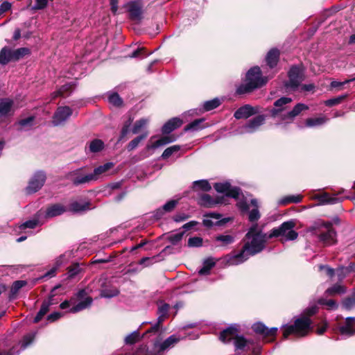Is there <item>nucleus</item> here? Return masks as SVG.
<instances>
[{"label": "nucleus", "mask_w": 355, "mask_h": 355, "mask_svg": "<svg viewBox=\"0 0 355 355\" xmlns=\"http://www.w3.org/2000/svg\"><path fill=\"white\" fill-rule=\"evenodd\" d=\"M292 98L290 97H282L275 101L274 108L270 111L271 116L274 118L280 117L282 120L284 114H286L285 110L288 104L292 102Z\"/></svg>", "instance_id": "12"}, {"label": "nucleus", "mask_w": 355, "mask_h": 355, "mask_svg": "<svg viewBox=\"0 0 355 355\" xmlns=\"http://www.w3.org/2000/svg\"><path fill=\"white\" fill-rule=\"evenodd\" d=\"M203 220V225L206 227H212L214 225H222L229 221V218L221 219V215L214 212H211L205 216Z\"/></svg>", "instance_id": "17"}, {"label": "nucleus", "mask_w": 355, "mask_h": 355, "mask_svg": "<svg viewBox=\"0 0 355 355\" xmlns=\"http://www.w3.org/2000/svg\"><path fill=\"white\" fill-rule=\"evenodd\" d=\"M64 211H66V209L63 205L55 204L48 207L46 211V217L53 218L61 215Z\"/></svg>", "instance_id": "30"}, {"label": "nucleus", "mask_w": 355, "mask_h": 355, "mask_svg": "<svg viewBox=\"0 0 355 355\" xmlns=\"http://www.w3.org/2000/svg\"><path fill=\"white\" fill-rule=\"evenodd\" d=\"M169 309V305L166 303H162L158 308L157 314V322L154 324L150 329H149L145 334L151 333V332H157L158 331L160 324L164 320V319L167 317L168 311Z\"/></svg>", "instance_id": "15"}, {"label": "nucleus", "mask_w": 355, "mask_h": 355, "mask_svg": "<svg viewBox=\"0 0 355 355\" xmlns=\"http://www.w3.org/2000/svg\"><path fill=\"white\" fill-rule=\"evenodd\" d=\"M317 198L319 200V201L322 204H331V205H333V204H336V203H338L340 201L343 200V199L345 198H337V197H335V196H331L327 193H323L322 194H320V195L317 196Z\"/></svg>", "instance_id": "32"}, {"label": "nucleus", "mask_w": 355, "mask_h": 355, "mask_svg": "<svg viewBox=\"0 0 355 355\" xmlns=\"http://www.w3.org/2000/svg\"><path fill=\"white\" fill-rule=\"evenodd\" d=\"M92 301L93 300L89 295L88 291L87 289H81L69 300H65L62 302L60 307L62 309H65L73 305L69 310V312L75 313L88 308L92 304Z\"/></svg>", "instance_id": "3"}, {"label": "nucleus", "mask_w": 355, "mask_h": 355, "mask_svg": "<svg viewBox=\"0 0 355 355\" xmlns=\"http://www.w3.org/2000/svg\"><path fill=\"white\" fill-rule=\"evenodd\" d=\"M181 147L179 145H174L172 146H170L164 150L162 155V159H167L169 157H171L173 154L178 152L180 150Z\"/></svg>", "instance_id": "49"}, {"label": "nucleus", "mask_w": 355, "mask_h": 355, "mask_svg": "<svg viewBox=\"0 0 355 355\" xmlns=\"http://www.w3.org/2000/svg\"><path fill=\"white\" fill-rule=\"evenodd\" d=\"M63 258L64 257L62 255L60 256L55 262V264L53 267L49 270L48 272H46L44 277H53L55 275L56 271L58 268L63 263Z\"/></svg>", "instance_id": "44"}, {"label": "nucleus", "mask_w": 355, "mask_h": 355, "mask_svg": "<svg viewBox=\"0 0 355 355\" xmlns=\"http://www.w3.org/2000/svg\"><path fill=\"white\" fill-rule=\"evenodd\" d=\"M104 148V143L102 140L95 139L88 144L89 151L93 153H98Z\"/></svg>", "instance_id": "41"}, {"label": "nucleus", "mask_w": 355, "mask_h": 355, "mask_svg": "<svg viewBox=\"0 0 355 355\" xmlns=\"http://www.w3.org/2000/svg\"><path fill=\"white\" fill-rule=\"evenodd\" d=\"M72 114V110L68 106L60 107L53 117V123L59 125L65 122Z\"/></svg>", "instance_id": "14"}, {"label": "nucleus", "mask_w": 355, "mask_h": 355, "mask_svg": "<svg viewBox=\"0 0 355 355\" xmlns=\"http://www.w3.org/2000/svg\"><path fill=\"white\" fill-rule=\"evenodd\" d=\"M142 4L139 1H132L126 5L130 18L134 20H140L142 17Z\"/></svg>", "instance_id": "20"}, {"label": "nucleus", "mask_w": 355, "mask_h": 355, "mask_svg": "<svg viewBox=\"0 0 355 355\" xmlns=\"http://www.w3.org/2000/svg\"><path fill=\"white\" fill-rule=\"evenodd\" d=\"M35 117L31 116H28L26 119H24L20 120L17 125L19 126V130H26L30 129L33 125Z\"/></svg>", "instance_id": "43"}, {"label": "nucleus", "mask_w": 355, "mask_h": 355, "mask_svg": "<svg viewBox=\"0 0 355 355\" xmlns=\"http://www.w3.org/2000/svg\"><path fill=\"white\" fill-rule=\"evenodd\" d=\"M147 135H148V133L145 132L144 134L139 135V136L137 137L136 138H135L134 139H132L127 146L128 150L131 151V150H134L135 148H136L138 146V145L139 144V143L143 139H144L147 137Z\"/></svg>", "instance_id": "47"}, {"label": "nucleus", "mask_w": 355, "mask_h": 355, "mask_svg": "<svg viewBox=\"0 0 355 355\" xmlns=\"http://www.w3.org/2000/svg\"><path fill=\"white\" fill-rule=\"evenodd\" d=\"M46 179L44 171H37L31 178L26 191L29 193H35L40 190L44 185Z\"/></svg>", "instance_id": "11"}, {"label": "nucleus", "mask_w": 355, "mask_h": 355, "mask_svg": "<svg viewBox=\"0 0 355 355\" xmlns=\"http://www.w3.org/2000/svg\"><path fill=\"white\" fill-rule=\"evenodd\" d=\"M220 104V100L218 98H214L211 101L205 102L203 104V108L205 111H210L218 107Z\"/></svg>", "instance_id": "52"}, {"label": "nucleus", "mask_w": 355, "mask_h": 355, "mask_svg": "<svg viewBox=\"0 0 355 355\" xmlns=\"http://www.w3.org/2000/svg\"><path fill=\"white\" fill-rule=\"evenodd\" d=\"M57 288L58 286L54 287L53 289L51 291V295H50L49 298L47 300L43 302L39 312L34 318L33 322L35 323L40 322L43 318V316H44L49 311L50 306L54 304V302L53 300L54 295L53 294V293L54 292L55 290L57 289Z\"/></svg>", "instance_id": "21"}, {"label": "nucleus", "mask_w": 355, "mask_h": 355, "mask_svg": "<svg viewBox=\"0 0 355 355\" xmlns=\"http://www.w3.org/2000/svg\"><path fill=\"white\" fill-rule=\"evenodd\" d=\"M132 121V119L130 118L129 120L125 123V124L121 130V136L119 138L120 140H121L123 137H125L127 135V134L128 133L129 127L131 125Z\"/></svg>", "instance_id": "64"}, {"label": "nucleus", "mask_w": 355, "mask_h": 355, "mask_svg": "<svg viewBox=\"0 0 355 355\" xmlns=\"http://www.w3.org/2000/svg\"><path fill=\"white\" fill-rule=\"evenodd\" d=\"M205 121L204 119H196L189 124H188L185 128V131H198L202 130L206 127L205 125L203 124Z\"/></svg>", "instance_id": "40"}, {"label": "nucleus", "mask_w": 355, "mask_h": 355, "mask_svg": "<svg viewBox=\"0 0 355 355\" xmlns=\"http://www.w3.org/2000/svg\"><path fill=\"white\" fill-rule=\"evenodd\" d=\"M182 124V121L179 118H173L168 121L162 127L163 134H169Z\"/></svg>", "instance_id": "29"}, {"label": "nucleus", "mask_w": 355, "mask_h": 355, "mask_svg": "<svg viewBox=\"0 0 355 355\" xmlns=\"http://www.w3.org/2000/svg\"><path fill=\"white\" fill-rule=\"evenodd\" d=\"M251 205L254 207V208L249 211L248 218L250 222L257 221L260 218V213L258 209V202L256 199H252Z\"/></svg>", "instance_id": "39"}, {"label": "nucleus", "mask_w": 355, "mask_h": 355, "mask_svg": "<svg viewBox=\"0 0 355 355\" xmlns=\"http://www.w3.org/2000/svg\"><path fill=\"white\" fill-rule=\"evenodd\" d=\"M223 198H214L209 194H202L198 199V204L205 207H213L218 204L223 203Z\"/></svg>", "instance_id": "25"}, {"label": "nucleus", "mask_w": 355, "mask_h": 355, "mask_svg": "<svg viewBox=\"0 0 355 355\" xmlns=\"http://www.w3.org/2000/svg\"><path fill=\"white\" fill-rule=\"evenodd\" d=\"M35 334L31 333L26 335L20 343L14 346L10 351H2L0 355H18L21 350L26 349L35 338Z\"/></svg>", "instance_id": "13"}, {"label": "nucleus", "mask_w": 355, "mask_h": 355, "mask_svg": "<svg viewBox=\"0 0 355 355\" xmlns=\"http://www.w3.org/2000/svg\"><path fill=\"white\" fill-rule=\"evenodd\" d=\"M267 82L261 77V69L258 67L251 68L246 74V80L244 84L241 85L236 89L239 94H244L252 92L254 89L261 87Z\"/></svg>", "instance_id": "4"}, {"label": "nucleus", "mask_w": 355, "mask_h": 355, "mask_svg": "<svg viewBox=\"0 0 355 355\" xmlns=\"http://www.w3.org/2000/svg\"><path fill=\"white\" fill-rule=\"evenodd\" d=\"M119 291L116 288L104 289L101 291V295L103 297H112L117 295Z\"/></svg>", "instance_id": "62"}, {"label": "nucleus", "mask_w": 355, "mask_h": 355, "mask_svg": "<svg viewBox=\"0 0 355 355\" xmlns=\"http://www.w3.org/2000/svg\"><path fill=\"white\" fill-rule=\"evenodd\" d=\"M75 84L73 82L67 83L62 85L58 90L51 94L52 98H55L58 96L65 97L69 95L75 89Z\"/></svg>", "instance_id": "28"}, {"label": "nucleus", "mask_w": 355, "mask_h": 355, "mask_svg": "<svg viewBox=\"0 0 355 355\" xmlns=\"http://www.w3.org/2000/svg\"><path fill=\"white\" fill-rule=\"evenodd\" d=\"M149 123V119L146 118L140 119L139 120H137L132 128V132L133 134H137L140 132L142 130L146 128Z\"/></svg>", "instance_id": "42"}, {"label": "nucleus", "mask_w": 355, "mask_h": 355, "mask_svg": "<svg viewBox=\"0 0 355 355\" xmlns=\"http://www.w3.org/2000/svg\"><path fill=\"white\" fill-rule=\"evenodd\" d=\"M38 225H40V221L38 218H33L32 220H28L24 223H22L21 224L16 226L15 232H21L23 230H25L26 229H34Z\"/></svg>", "instance_id": "36"}, {"label": "nucleus", "mask_w": 355, "mask_h": 355, "mask_svg": "<svg viewBox=\"0 0 355 355\" xmlns=\"http://www.w3.org/2000/svg\"><path fill=\"white\" fill-rule=\"evenodd\" d=\"M214 189L218 193H225V196L231 197L238 200L237 207L242 211H248L249 205L246 199L243 198L241 189L236 187H232L231 184L226 182L223 183H216L214 185Z\"/></svg>", "instance_id": "6"}, {"label": "nucleus", "mask_w": 355, "mask_h": 355, "mask_svg": "<svg viewBox=\"0 0 355 355\" xmlns=\"http://www.w3.org/2000/svg\"><path fill=\"white\" fill-rule=\"evenodd\" d=\"M220 340L228 343L233 341L235 351L239 354L241 352L254 351L256 347L253 340H248L243 336L239 335L236 325L230 326L220 333Z\"/></svg>", "instance_id": "2"}, {"label": "nucleus", "mask_w": 355, "mask_h": 355, "mask_svg": "<svg viewBox=\"0 0 355 355\" xmlns=\"http://www.w3.org/2000/svg\"><path fill=\"white\" fill-rule=\"evenodd\" d=\"M311 324L312 322L310 318L307 316H303L296 319L293 324L283 325L284 338H287L290 335H293L296 337H304L311 330Z\"/></svg>", "instance_id": "5"}, {"label": "nucleus", "mask_w": 355, "mask_h": 355, "mask_svg": "<svg viewBox=\"0 0 355 355\" xmlns=\"http://www.w3.org/2000/svg\"><path fill=\"white\" fill-rule=\"evenodd\" d=\"M345 292V287L340 284H335L332 287L329 288L326 291V293L330 295H333L335 294L344 293Z\"/></svg>", "instance_id": "53"}, {"label": "nucleus", "mask_w": 355, "mask_h": 355, "mask_svg": "<svg viewBox=\"0 0 355 355\" xmlns=\"http://www.w3.org/2000/svg\"><path fill=\"white\" fill-rule=\"evenodd\" d=\"M113 166V164L111 162L106 163L102 166H100L96 168L92 174L95 175V180L97 179L98 176L103 174V173L107 171Z\"/></svg>", "instance_id": "48"}, {"label": "nucleus", "mask_w": 355, "mask_h": 355, "mask_svg": "<svg viewBox=\"0 0 355 355\" xmlns=\"http://www.w3.org/2000/svg\"><path fill=\"white\" fill-rule=\"evenodd\" d=\"M309 107L304 103H297L292 110L286 112V114H284L282 121L286 123H291L293 121L295 116L299 115L302 111L307 110Z\"/></svg>", "instance_id": "22"}, {"label": "nucleus", "mask_w": 355, "mask_h": 355, "mask_svg": "<svg viewBox=\"0 0 355 355\" xmlns=\"http://www.w3.org/2000/svg\"><path fill=\"white\" fill-rule=\"evenodd\" d=\"M343 306L346 309H352L355 307V291L351 297L343 301Z\"/></svg>", "instance_id": "55"}, {"label": "nucleus", "mask_w": 355, "mask_h": 355, "mask_svg": "<svg viewBox=\"0 0 355 355\" xmlns=\"http://www.w3.org/2000/svg\"><path fill=\"white\" fill-rule=\"evenodd\" d=\"M295 225L296 223L293 220L284 222L279 227L270 230L268 238L281 236L282 241L295 240L298 236L297 232L293 230Z\"/></svg>", "instance_id": "7"}, {"label": "nucleus", "mask_w": 355, "mask_h": 355, "mask_svg": "<svg viewBox=\"0 0 355 355\" xmlns=\"http://www.w3.org/2000/svg\"><path fill=\"white\" fill-rule=\"evenodd\" d=\"M193 188L203 191H209L211 187L207 180H200L193 182Z\"/></svg>", "instance_id": "46"}, {"label": "nucleus", "mask_w": 355, "mask_h": 355, "mask_svg": "<svg viewBox=\"0 0 355 355\" xmlns=\"http://www.w3.org/2000/svg\"><path fill=\"white\" fill-rule=\"evenodd\" d=\"M139 338V333L137 331H135L130 334L128 335L125 338V342L126 344H134L135 343Z\"/></svg>", "instance_id": "58"}, {"label": "nucleus", "mask_w": 355, "mask_h": 355, "mask_svg": "<svg viewBox=\"0 0 355 355\" xmlns=\"http://www.w3.org/2000/svg\"><path fill=\"white\" fill-rule=\"evenodd\" d=\"M257 109L252 107L250 105H245L239 107L234 114V116L237 119H247L256 113H257Z\"/></svg>", "instance_id": "23"}, {"label": "nucleus", "mask_w": 355, "mask_h": 355, "mask_svg": "<svg viewBox=\"0 0 355 355\" xmlns=\"http://www.w3.org/2000/svg\"><path fill=\"white\" fill-rule=\"evenodd\" d=\"M328 121V118L325 116H321L316 118H309L305 121V125L308 128H313L320 126Z\"/></svg>", "instance_id": "34"}, {"label": "nucleus", "mask_w": 355, "mask_h": 355, "mask_svg": "<svg viewBox=\"0 0 355 355\" xmlns=\"http://www.w3.org/2000/svg\"><path fill=\"white\" fill-rule=\"evenodd\" d=\"M71 175L74 176L73 182L76 185L85 184L95 180V175L92 173L85 174L83 173L82 168L73 171Z\"/></svg>", "instance_id": "19"}, {"label": "nucleus", "mask_w": 355, "mask_h": 355, "mask_svg": "<svg viewBox=\"0 0 355 355\" xmlns=\"http://www.w3.org/2000/svg\"><path fill=\"white\" fill-rule=\"evenodd\" d=\"M109 103L114 106H120L122 104V100L116 93L110 94L108 96Z\"/></svg>", "instance_id": "57"}, {"label": "nucleus", "mask_w": 355, "mask_h": 355, "mask_svg": "<svg viewBox=\"0 0 355 355\" xmlns=\"http://www.w3.org/2000/svg\"><path fill=\"white\" fill-rule=\"evenodd\" d=\"M154 138L155 137L150 138L149 144L146 146L147 150L156 149L175 141V138L173 136H164L153 141Z\"/></svg>", "instance_id": "24"}, {"label": "nucleus", "mask_w": 355, "mask_h": 355, "mask_svg": "<svg viewBox=\"0 0 355 355\" xmlns=\"http://www.w3.org/2000/svg\"><path fill=\"white\" fill-rule=\"evenodd\" d=\"M301 200H302V196L300 195L290 196H288V197L281 199L279 201V204L286 205V204L291 203V202L298 203V202H301Z\"/></svg>", "instance_id": "51"}, {"label": "nucleus", "mask_w": 355, "mask_h": 355, "mask_svg": "<svg viewBox=\"0 0 355 355\" xmlns=\"http://www.w3.org/2000/svg\"><path fill=\"white\" fill-rule=\"evenodd\" d=\"M184 234V231L172 234L168 236V240L172 244H177L179 241H181Z\"/></svg>", "instance_id": "60"}, {"label": "nucleus", "mask_w": 355, "mask_h": 355, "mask_svg": "<svg viewBox=\"0 0 355 355\" xmlns=\"http://www.w3.org/2000/svg\"><path fill=\"white\" fill-rule=\"evenodd\" d=\"M252 329L257 334H262L265 336H275L277 331V328L272 327L268 329L261 322H257L252 325Z\"/></svg>", "instance_id": "26"}, {"label": "nucleus", "mask_w": 355, "mask_h": 355, "mask_svg": "<svg viewBox=\"0 0 355 355\" xmlns=\"http://www.w3.org/2000/svg\"><path fill=\"white\" fill-rule=\"evenodd\" d=\"M346 95H342L336 98H331L324 101V105L329 107L334 106L341 103L345 99Z\"/></svg>", "instance_id": "59"}, {"label": "nucleus", "mask_w": 355, "mask_h": 355, "mask_svg": "<svg viewBox=\"0 0 355 355\" xmlns=\"http://www.w3.org/2000/svg\"><path fill=\"white\" fill-rule=\"evenodd\" d=\"M266 118L263 115H258L249 120L245 124L239 128L240 134H250L256 132L265 122Z\"/></svg>", "instance_id": "10"}, {"label": "nucleus", "mask_w": 355, "mask_h": 355, "mask_svg": "<svg viewBox=\"0 0 355 355\" xmlns=\"http://www.w3.org/2000/svg\"><path fill=\"white\" fill-rule=\"evenodd\" d=\"M91 209L89 202L73 201L70 203L68 209L73 213H83Z\"/></svg>", "instance_id": "27"}, {"label": "nucleus", "mask_w": 355, "mask_h": 355, "mask_svg": "<svg viewBox=\"0 0 355 355\" xmlns=\"http://www.w3.org/2000/svg\"><path fill=\"white\" fill-rule=\"evenodd\" d=\"M203 220V225L206 227H212L214 225H222L229 221V218L221 219V215L214 212H211L205 216Z\"/></svg>", "instance_id": "18"}, {"label": "nucleus", "mask_w": 355, "mask_h": 355, "mask_svg": "<svg viewBox=\"0 0 355 355\" xmlns=\"http://www.w3.org/2000/svg\"><path fill=\"white\" fill-rule=\"evenodd\" d=\"M26 285V282L24 280L15 281L11 287L12 294L17 293L22 287Z\"/></svg>", "instance_id": "61"}, {"label": "nucleus", "mask_w": 355, "mask_h": 355, "mask_svg": "<svg viewBox=\"0 0 355 355\" xmlns=\"http://www.w3.org/2000/svg\"><path fill=\"white\" fill-rule=\"evenodd\" d=\"M216 241L221 242L223 245H227L233 243L234 239L231 235H219L216 237Z\"/></svg>", "instance_id": "54"}, {"label": "nucleus", "mask_w": 355, "mask_h": 355, "mask_svg": "<svg viewBox=\"0 0 355 355\" xmlns=\"http://www.w3.org/2000/svg\"><path fill=\"white\" fill-rule=\"evenodd\" d=\"M340 336L343 338H348L355 334V318H347L344 324L340 325L338 328Z\"/></svg>", "instance_id": "16"}, {"label": "nucleus", "mask_w": 355, "mask_h": 355, "mask_svg": "<svg viewBox=\"0 0 355 355\" xmlns=\"http://www.w3.org/2000/svg\"><path fill=\"white\" fill-rule=\"evenodd\" d=\"M247 241L242 250L238 253H232L226 256V261L229 265H239L246 260L250 256H253L261 252L268 238V235L264 234L257 223L253 224L245 235Z\"/></svg>", "instance_id": "1"}, {"label": "nucleus", "mask_w": 355, "mask_h": 355, "mask_svg": "<svg viewBox=\"0 0 355 355\" xmlns=\"http://www.w3.org/2000/svg\"><path fill=\"white\" fill-rule=\"evenodd\" d=\"M215 266V262L212 259H207L203 262V266L198 271L201 275H208L210 270Z\"/></svg>", "instance_id": "45"}, {"label": "nucleus", "mask_w": 355, "mask_h": 355, "mask_svg": "<svg viewBox=\"0 0 355 355\" xmlns=\"http://www.w3.org/2000/svg\"><path fill=\"white\" fill-rule=\"evenodd\" d=\"M315 234L324 245H331L336 243V232L332 228L331 222L318 223Z\"/></svg>", "instance_id": "8"}, {"label": "nucleus", "mask_w": 355, "mask_h": 355, "mask_svg": "<svg viewBox=\"0 0 355 355\" xmlns=\"http://www.w3.org/2000/svg\"><path fill=\"white\" fill-rule=\"evenodd\" d=\"M202 245V239L200 237H192L188 241L189 247H200Z\"/></svg>", "instance_id": "63"}, {"label": "nucleus", "mask_w": 355, "mask_h": 355, "mask_svg": "<svg viewBox=\"0 0 355 355\" xmlns=\"http://www.w3.org/2000/svg\"><path fill=\"white\" fill-rule=\"evenodd\" d=\"M178 204V200H171L167 202L162 208L158 209L155 213V217L160 218L164 212L172 211Z\"/></svg>", "instance_id": "33"}, {"label": "nucleus", "mask_w": 355, "mask_h": 355, "mask_svg": "<svg viewBox=\"0 0 355 355\" xmlns=\"http://www.w3.org/2000/svg\"><path fill=\"white\" fill-rule=\"evenodd\" d=\"M30 51L27 48H19L12 51V56L14 61L22 58L24 55L29 54Z\"/></svg>", "instance_id": "50"}, {"label": "nucleus", "mask_w": 355, "mask_h": 355, "mask_svg": "<svg viewBox=\"0 0 355 355\" xmlns=\"http://www.w3.org/2000/svg\"><path fill=\"white\" fill-rule=\"evenodd\" d=\"M288 81L286 86L287 88L297 90L303 80V73L301 68L297 66H293L288 71Z\"/></svg>", "instance_id": "9"}, {"label": "nucleus", "mask_w": 355, "mask_h": 355, "mask_svg": "<svg viewBox=\"0 0 355 355\" xmlns=\"http://www.w3.org/2000/svg\"><path fill=\"white\" fill-rule=\"evenodd\" d=\"M81 268L78 263H74L68 268L69 277L73 278L81 272Z\"/></svg>", "instance_id": "56"}, {"label": "nucleus", "mask_w": 355, "mask_h": 355, "mask_svg": "<svg viewBox=\"0 0 355 355\" xmlns=\"http://www.w3.org/2000/svg\"><path fill=\"white\" fill-rule=\"evenodd\" d=\"M279 57V51L276 49H272L267 53L266 60L267 64L270 67L273 68L278 62Z\"/></svg>", "instance_id": "31"}, {"label": "nucleus", "mask_w": 355, "mask_h": 355, "mask_svg": "<svg viewBox=\"0 0 355 355\" xmlns=\"http://www.w3.org/2000/svg\"><path fill=\"white\" fill-rule=\"evenodd\" d=\"M10 61H14L12 51L7 47H3L0 51V64L5 65Z\"/></svg>", "instance_id": "37"}, {"label": "nucleus", "mask_w": 355, "mask_h": 355, "mask_svg": "<svg viewBox=\"0 0 355 355\" xmlns=\"http://www.w3.org/2000/svg\"><path fill=\"white\" fill-rule=\"evenodd\" d=\"M12 105L13 102L10 99H0V114L3 116L8 114L12 111Z\"/></svg>", "instance_id": "38"}, {"label": "nucleus", "mask_w": 355, "mask_h": 355, "mask_svg": "<svg viewBox=\"0 0 355 355\" xmlns=\"http://www.w3.org/2000/svg\"><path fill=\"white\" fill-rule=\"evenodd\" d=\"M180 340V338H178L175 335L169 336L163 343L159 345V352L165 351L171 347H173L176 343Z\"/></svg>", "instance_id": "35"}]
</instances>
